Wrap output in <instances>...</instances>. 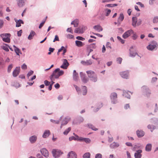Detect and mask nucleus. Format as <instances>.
<instances>
[{"label": "nucleus", "instance_id": "obj_6", "mask_svg": "<svg viewBox=\"0 0 158 158\" xmlns=\"http://www.w3.org/2000/svg\"><path fill=\"white\" fill-rule=\"evenodd\" d=\"M157 44L155 41L151 42L148 46H147V48L149 50L152 51L153 50L157 48Z\"/></svg>", "mask_w": 158, "mask_h": 158}, {"label": "nucleus", "instance_id": "obj_27", "mask_svg": "<svg viewBox=\"0 0 158 158\" xmlns=\"http://www.w3.org/2000/svg\"><path fill=\"white\" fill-rule=\"evenodd\" d=\"M94 28L98 32L102 31L103 30V28L100 26L97 25L94 26Z\"/></svg>", "mask_w": 158, "mask_h": 158}, {"label": "nucleus", "instance_id": "obj_9", "mask_svg": "<svg viewBox=\"0 0 158 158\" xmlns=\"http://www.w3.org/2000/svg\"><path fill=\"white\" fill-rule=\"evenodd\" d=\"M80 75L82 81L84 83H87L88 81V78L86 75L82 72H81Z\"/></svg>", "mask_w": 158, "mask_h": 158}, {"label": "nucleus", "instance_id": "obj_40", "mask_svg": "<svg viewBox=\"0 0 158 158\" xmlns=\"http://www.w3.org/2000/svg\"><path fill=\"white\" fill-rule=\"evenodd\" d=\"M74 86L75 88L76 89L78 94H80L81 92V91L80 88L78 87L77 85H74Z\"/></svg>", "mask_w": 158, "mask_h": 158}, {"label": "nucleus", "instance_id": "obj_41", "mask_svg": "<svg viewBox=\"0 0 158 158\" xmlns=\"http://www.w3.org/2000/svg\"><path fill=\"white\" fill-rule=\"evenodd\" d=\"M98 105V107L96 108L95 110H94V112L98 111L99 110L102 106V103H99Z\"/></svg>", "mask_w": 158, "mask_h": 158}, {"label": "nucleus", "instance_id": "obj_38", "mask_svg": "<svg viewBox=\"0 0 158 158\" xmlns=\"http://www.w3.org/2000/svg\"><path fill=\"white\" fill-rule=\"evenodd\" d=\"M96 45L95 44H92L87 47V49L89 50V49L90 48L94 49L96 48Z\"/></svg>", "mask_w": 158, "mask_h": 158}, {"label": "nucleus", "instance_id": "obj_51", "mask_svg": "<svg viewBox=\"0 0 158 158\" xmlns=\"http://www.w3.org/2000/svg\"><path fill=\"white\" fill-rule=\"evenodd\" d=\"M122 59L121 58L119 57L117 59V61L118 63L120 64L122 62Z\"/></svg>", "mask_w": 158, "mask_h": 158}, {"label": "nucleus", "instance_id": "obj_50", "mask_svg": "<svg viewBox=\"0 0 158 158\" xmlns=\"http://www.w3.org/2000/svg\"><path fill=\"white\" fill-rule=\"evenodd\" d=\"M133 35L132 36V38L133 40H135L137 37V36L136 35V33L133 32Z\"/></svg>", "mask_w": 158, "mask_h": 158}, {"label": "nucleus", "instance_id": "obj_54", "mask_svg": "<svg viewBox=\"0 0 158 158\" xmlns=\"http://www.w3.org/2000/svg\"><path fill=\"white\" fill-rule=\"evenodd\" d=\"M76 139V137L74 136H72L69 138V140L70 141H71L72 140H76V139Z\"/></svg>", "mask_w": 158, "mask_h": 158}, {"label": "nucleus", "instance_id": "obj_2", "mask_svg": "<svg viewBox=\"0 0 158 158\" xmlns=\"http://www.w3.org/2000/svg\"><path fill=\"white\" fill-rule=\"evenodd\" d=\"M86 73L91 81L94 82H96L98 80L97 77L94 72L90 70L87 71Z\"/></svg>", "mask_w": 158, "mask_h": 158}, {"label": "nucleus", "instance_id": "obj_47", "mask_svg": "<svg viewBox=\"0 0 158 158\" xmlns=\"http://www.w3.org/2000/svg\"><path fill=\"white\" fill-rule=\"evenodd\" d=\"M66 37L67 38L69 39H72L73 38L74 36L73 35L69 34H68L66 35Z\"/></svg>", "mask_w": 158, "mask_h": 158}, {"label": "nucleus", "instance_id": "obj_49", "mask_svg": "<svg viewBox=\"0 0 158 158\" xmlns=\"http://www.w3.org/2000/svg\"><path fill=\"white\" fill-rule=\"evenodd\" d=\"M158 22V17H155L153 19V22L154 23H157Z\"/></svg>", "mask_w": 158, "mask_h": 158}, {"label": "nucleus", "instance_id": "obj_5", "mask_svg": "<svg viewBox=\"0 0 158 158\" xmlns=\"http://www.w3.org/2000/svg\"><path fill=\"white\" fill-rule=\"evenodd\" d=\"M110 97L112 103L116 104L118 102L117 99V95L116 93L115 92L112 93L110 94Z\"/></svg>", "mask_w": 158, "mask_h": 158}, {"label": "nucleus", "instance_id": "obj_30", "mask_svg": "<svg viewBox=\"0 0 158 158\" xmlns=\"http://www.w3.org/2000/svg\"><path fill=\"white\" fill-rule=\"evenodd\" d=\"M75 44L76 45L79 47H82L84 45V44L81 41L76 40L75 41Z\"/></svg>", "mask_w": 158, "mask_h": 158}, {"label": "nucleus", "instance_id": "obj_44", "mask_svg": "<svg viewBox=\"0 0 158 158\" xmlns=\"http://www.w3.org/2000/svg\"><path fill=\"white\" fill-rule=\"evenodd\" d=\"M151 122L154 124H156L158 123V120L157 118H154L152 119Z\"/></svg>", "mask_w": 158, "mask_h": 158}, {"label": "nucleus", "instance_id": "obj_57", "mask_svg": "<svg viewBox=\"0 0 158 158\" xmlns=\"http://www.w3.org/2000/svg\"><path fill=\"white\" fill-rule=\"evenodd\" d=\"M45 23V21H43L40 25L39 28L40 29L42 28V27L44 25V24Z\"/></svg>", "mask_w": 158, "mask_h": 158}, {"label": "nucleus", "instance_id": "obj_46", "mask_svg": "<svg viewBox=\"0 0 158 158\" xmlns=\"http://www.w3.org/2000/svg\"><path fill=\"white\" fill-rule=\"evenodd\" d=\"M105 11H106V16H108L110 13L111 12V10L110 9H105Z\"/></svg>", "mask_w": 158, "mask_h": 158}, {"label": "nucleus", "instance_id": "obj_19", "mask_svg": "<svg viewBox=\"0 0 158 158\" xmlns=\"http://www.w3.org/2000/svg\"><path fill=\"white\" fill-rule=\"evenodd\" d=\"M18 6L22 7L24 5L26 0H16Z\"/></svg>", "mask_w": 158, "mask_h": 158}, {"label": "nucleus", "instance_id": "obj_8", "mask_svg": "<svg viewBox=\"0 0 158 158\" xmlns=\"http://www.w3.org/2000/svg\"><path fill=\"white\" fill-rule=\"evenodd\" d=\"M142 89L143 92L145 93L147 96L150 95L151 93L149 88L147 86H143L142 87Z\"/></svg>", "mask_w": 158, "mask_h": 158}, {"label": "nucleus", "instance_id": "obj_24", "mask_svg": "<svg viewBox=\"0 0 158 158\" xmlns=\"http://www.w3.org/2000/svg\"><path fill=\"white\" fill-rule=\"evenodd\" d=\"M69 118H65L64 119L61 123L60 128H62V126L64 125H66L69 122Z\"/></svg>", "mask_w": 158, "mask_h": 158}, {"label": "nucleus", "instance_id": "obj_25", "mask_svg": "<svg viewBox=\"0 0 158 158\" xmlns=\"http://www.w3.org/2000/svg\"><path fill=\"white\" fill-rule=\"evenodd\" d=\"M129 93H131V92L129 91H127L125 90H123V95L124 97L129 99L130 98V95L129 94Z\"/></svg>", "mask_w": 158, "mask_h": 158}, {"label": "nucleus", "instance_id": "obj_42", "mask_svg": "<svg viewBox=\"0 0 158 158\" xmlns=\"http://www.w3.org/2000/svg\"><path fill=\"white\" fill-rule=\"evenodd\" d=\"M71 128L70 127H69L68 129H67L64 132V134L65 135H67L69 133V132L71 131Z\"/></svg>", "mask_w": 158, "mask_h": 158}, {"label": "nucleus", "instance_id": "obj_39", "mask_svg": "<svg viewBox=\"0 0 158 158\" xmlns=\"http://www.w3.org/2000/svg\"><path fill=\"white\" fill-rule=\"evenodd\" d=\"M90 154L89 152H86L85 153L83 156V158H90Z\"/></svg>", "mask_w": 158, "mask_h": 158}, {"label": "nucleus", "instance_id": "obj_35", "mask_svg": "<svg viewBox=\"0 0 158 158\" xmlns=\"http://www.w3.org/2000/svg\"><path fill=\"white\" fill-rule=\"evenodd\" d=\"M87 126L89 128L91 129L94 131H96L98 130V129L95 128L92 124L91 123L88 124Z\"/></svg>", "mask_w": 158, "mask_h": 158}, {"label": "nucleus", "instance_id": "obj_7", "mask_svg": "<svg viewBox=\"0 0 158 158\" xmlns=\"http://www.w3.org/2000/svg\"><path fill=\"white\" fill-rule=\"evenodd\" d=\"M52 152L53 156L55 158L58 157L63 153L61 151L57 149H53Z\"/></svg>", "mask_w": 158, "mask_h": 158}, {"label": "nucleus", "instance_id": "obj_34", "mask_svg": "<svg viewBox=\"0 0 158 158\" xmlns=\"http://www.w3.org/2000/svg\"><path fill=\"white\" fill-rule=\"evenodd\" d=\"M124 18V16L123 13H121L120 16L118 19V22L120 23L122 22Z\"/></svg>", "mask_w": 158, "mask_h": 158}, {"label": "nucleus", "instance_id": "obj_31", "mask_svg": "<svg viewBox=\"0 0 158 158\" xmlns=\"http://www.w3.org/2000/svg\"><path fill=\"white\" fill-rule=\"evenodd\" d=\"M20 70H14L13 72V76L14 77H17L20 73Z\"/></svg>", "mask_w": 158, "mask_h": 158}, {"label": "nucleus", "instance_id": "obj_52", "mask_svg": "<svg viewBox=\"0 0 158 158\" xmlns=\"http://www.w3.org/2000/svg\"><path fill=\"white\" fill-rule=\"evenodd\" d=\"M76 39L78 40L82 41L84 40H85V39L84 38L79 36H77L76 37Z\"/></svg>", "mask_w": 158, "mask_h": 158}, {"label": "nucleus", "instance_id": "obj_20", "mask_svg": "<svg viewBox=\"0 0 158 158\" xmlns=\"http://www.w3.org/2000/svg\"><path fill=\"white\" fill-rule=\"evenodd\" d=\"M85 30V29L83 27L78 28L75 29L74 32L76 33H82Z\"/></svg>", "mask_w": 158, "mask_h": 158}, {"label": "nucleus", "instance_id": "obj_63", "mask_svg": "<svg viewBox=\"0 0 158 158\" xmlns=\"http://www.w3.org/2000/svg\"><path fill=\"white\" fill-rule=\"evenodd\" d=\"M54 86L56 89H58L59 88L60 85L59 84L57 83Z\"/></svg>", "mask_w": 158, "mask_h": 158}, {"label": "nucleus", "instance_id": "obj_60", "mask_svg": "<svg viewBox=\"0 0 158 158\" xmlns=\"http://www.w3.org/2000/svg\"><path fill=\"white\" fill-rule=\"evenodd\" d=\"M3 20H0V28L2 27L3 25Z\"/></svg>", "mask_w": 158, "mask_h": 158}, {"label": "nucleus", "instance_id": "obj_56", "mask_svg": "<svg viewBox=\"0 0 158 158\" xmlns=\"http://www.w3.org/2000/svg\"><path fill=\"white\" fill-rule=\"evenodd\" d=\"M130 56H135L137 54V53H135V52H134V53H132L131 51V49L130 50Z\"/></svg>", "mask_w": 158, "mask_h": 158}, {"label": "nucleus", "instance_id": "obj_29", "mask_svg": "<svg viewBox=\"0 0 158 158\" xmlns=\"http://www.w3.org/2000/svg\"><path fill=\"white\" fill-rule=\"evenodd\" d=\"M35 33L33 31H31L30 35H29L28 39L29 40H31L33 38L34 35H35Z\"/></svg>", "mask_w": 158, "mask_h": 158}, {"label": "nucleus", "instance_id": "obj_13", "mask_svg": "<svg viewBox=\"0 0 158 158\" xmlns=\"http://www.w3.org/2000/svg\"><path fill=\"white\" fill-rule=\"evenodd\" d=\"M142 151L141 150H139L136 151L134 154V156L135 158H141L142 157L141 153Z\"/></svg>", "mask_w": 158, "mask_h": 158}, {"label": "nucleus", "instance_id": "obj_23", "mask_svg": "<svg viewBox=\"0 0 158 158\" xmlns=\"http://www.w3.org/2000/svg\"><path fill=\"white\" fill-rule=\"evenodd\" d=\"M50 134V131L49 130H46L44 131L43 135L42 137L43 138H46L48 137Z\"/></svg>", "mask_w": 158, "mask_h": 158}, {"label": "nucleus", "instance_id": "obj_62", "mask_svg": "<svg viewBox=\"0 0 158 158\" xmlns=\"http://www.w3.org/2000/svg\"><path fill=\"white\" fill-rule=\"evenodd\" d=\"M125 144L126 145L128 146H129V147H132V144L131 143L127 142Z\"/></svg>", "mask_w": 158, "mask_h": 158}, {"label": "nucleus", "instance_id": "obj_58", "mask_svg": "<svg viewBox=\"0 0 158 158\" xmlns=\"http://www.w3.org/2000/svg\"><path fill=\"white\" fill-rule=\"evenodd\" d=\"M67 31L69 32L72 33V34L73 33V31L72 30L71 27H70V28H68L67 30Z\"/></svg>", "mask_w": 158, "mask_h": 158}, {"label": "nucleus", "instance_id": "obj_61", "mask_svg": "<svg viewBox=\"0 0 158 158\" xmlns=\"http://www.w3.org/2000/svg\"><path fill=\"white\" fill-rule=\"evenodd\" d=\"M157 79L156 77H153L152 78L151 81V83H153L155 82H156Z\"/></svg>", "mask_w": 158, "mask_h": 158}, {"label": "nucleus", "instance_id": "obj_32", "mask_svg": "<svg viewBox=\"0 0 158 158\" xmlns=\"http://www.w3.org/2000/svg\"><path fill=\"white\" fill-rule=\"evenodd\" d=\"M82 94L83 95H85L87 93V87L85 86H82Z\"/></svg>", "mask_w": 158, "mask_h": 158}, {"label": "nucleus", "instance_id": "obj_15", "mask_svg": "<svg viewBox=\"0 0 158 158\" xmlns=\"http://www.w3.org/2000/svg\"><path fill=\"white\" fill-rule=\"evenodd\" d=\"M37 139V137L36 136L33 135L29 137V140L31 143H34L36 142Z\"/></svg>", "mask_w": 158, "mask_h": 158}, {"label": "nucleus", "instance_id": "obj_48", "mask_svg": "<svg viewBox=\"0 0 158 158\" xmlns=\"http://www.w3.org/2000/svg\"><path fill=\"white\" fill-rule=\"evenodd\" d=\"M102 155L100 153H98L95 155V158H102Z\"/></svg>", "mask_w": 158, "mask_h": 158}, {"label": "nucleus", "instance_id": "obj_1", "mask_svg": "<svg viewBox=\"0 0 158 158\" xmlns=\"http://www.w3.org/2000/svg\"><path fill=\"white\" fill-rule=\"evenodd\" d=\"M60 70H55L52 75L50 76V78L52 80L53 77L56 79L58 78L59 76L63 75L64 73V72Z\"/></svg>", "mask_w": 158, "mask_h": 158}, {"label": "nucleus", "instance_id": "obj_18", "mask_svg": "<svg viewBox=\"0 0 158 158\" xmlns=\"http://www.w3.org/2000/svg\"><path fill=\"white\" fill-rule=\"evenodd\" d=\"M73 80L76 81H77L79 79L78 74L77 73L75 70H74L73 73Z\"/></svg>", "mask_w": 158, "mask_h": 158}, {"label": "nucleus", "instance_id": "obj_17", "mask_svg": "<svg viewBox=\"0 0 158 158\" xmlns=\"http://www.w3.org/2000/svg\"><path fill=\"white\" fill-rule=\"evenodd\" d=\"M68 156V158H77V155L73 151H71L69 152Z\"/></svg>", "mask_w": 158, "mask_h": 158}, {"label": "nucleus", "instance_id": "obj_43", "mask_svg": "<svg viewBox=\"0 0 158 158\" xmlns=\"http://www.w3.org/2000/svg\"><path fill=\"white\" fill-rule=\"evenodd\" d=\"M15 48V51L16 53L18 55H19V54L20 53V50L19 49L17 48L15 46H13Z\"/></svg>", "mask_w": 158, "mask_h": 158}, {"label": "nucleus", "instance_id": "obj_33", "mask_svg": "<svg viewBox=\"0 0 158 158\" xmlns=\"http://www.w3.org/2000/svg\"><path fill=\"white\" fill-rule=\"evenodd\" d=\"M79 23V21L78 19H76L71 22V24L74 25V26L75 27H76L78 26Z\"/></svg>", "mask_w": 158, "mask_h": 158}, {"label": "nucleus", "instance_id": "obj_4", "mask_svg": "<svg viewBox=\"0 0 158 158\" xmlns=\"http://www.w3.org/2000/svg\"><path fill=\"white\" fill-rule=\"evenodd\" d=\"M142 23V20L141 19H137V18L136 17H133L132 18V25L134 27H135L136 26H139Z\"/></svg>", "mask_w": 158, "mask_h": 158}, {"label": "nucleus", "instance_id": "obj_28", "mask_svg": "<svg viewBox=\"0 0 158 158\" xmlns=\"http://www.w3.org/2000/svg\"><path fill=\"white\" fill-rule=\"evenodd\" d=\"M15 21L16 23V27H19L21 26V23L23 24L24 23L23 21L21 19H19L18 20H16Z\"/></svg>", "mask_w": 158, "mask_h": 158}, {"label": "nucleus", "instance_id": "obj_11", "mask_svg": "<svg viewBox=\"0 0 158 158\" xmlns=\"http://www.w3.org/2000/svg\"><path fill=\"white\" fill-rule=\"evenodd\" d=\"M133 33V31L131 29L128 30L125 32L123 35V37L124 39H126L130 35Z\"/></svg>", "mask_w": 158, "mask_h": 158}, {"label": "nucleus", "instance_id": "obj_22", "mask_svg": "<svg viewBox=\"0 0 158 158\" xmlns=\"http://www.w3.org/2000/svg\"><path fill=\"white\" fill-rule=\"evenodd\" d=\"M119 146V144L116 142H113L110 145V147L111 148L114 149L118 147Z\"/></svg>", "mask_w": 158, "mask_h": 158}, {"label": "nucleus", "instance_id": "obj_36", "mask_svg": "<svg viewBox=\"0 0 158 158\" xmlns=\"http://www.w3.org/2000/svg\"><path fill=\"white\" fill-rule=\"evenodd\" d=\"M147 127L148 129L151 130V132H152L153 130L156 128V126L153 125H151L150 124L148 125L147 126Z\"/></svg>", "mask_w": 158, "mask_h": 158}, {"label": "nucleus", "instance_id": "obj_53", "mask_svg": "<svg viewBox=\"0 0 158 158\" xmlns=\"http://www.w3.org/2000/svg\"><path fill=\"white\" fill-rule=\"evenodd\" d=\"M64 48V46H62L61 48L58 50V52L57 53V55H59V52H61L62 50H63Z\"/></svg>", "mask_w": 158, "mask_h": 158}, {"label": "nucleus", "instance_id": "obj_64", "mask_svg": "<svg viewBox=\"0 0 158 158\" xmlns=\"http://www.w3.org/2000/svg\"><path fill=\"white\" fill-rule=\"evenodd\" d=\"M37 158H43V157L40 153H38L36 156Z\"/></svg>", "mask_w": 158, "mask_h": 158}, {"label": "nucleus", "instance_id": "obj_10", "mask_svg": "<svg viewBox=\"0 0 158 158\" xmlns=\"http://www.w3.org/2000/svg\"><path fill=\"white\" fill-rule=\"evenodd\" d=\"M120 74L122 78L127 79L128 78L129 73L128 71L127 70L120 72Z\"/></svg>", "mask_w": 158, "mask_h": 158}, {"label": "nucleus", "instance_id": "obj_14", "mask_svg": "<svg viewBox=\"0 0 158 158\" xmlns=\"http://www.w3.org/2000/svg\"><path fill=\"white\" fill-rule=\"evenodd\" d=\"M136 133L137 136L139 138L143 137L145 134L144 132L142 130H137L136 131Z\"/></svg>", "mask_w": 158, "mask_h": 158}, {"label": "nucleus", "instance_id": "obj_3", "mask_svg": "<svg viewBox=\"0 0 158 158\" xmlns=\"http://www.w3.org/2000/svg\"><path fill=\"white\" fill-rule=\"evenodd\" d=\"M11 35L9 33H4L0 35L2 39V40L6 42L9 43L10 42Z\"/></svg>", "mask_w": 158, "mask_h": 158}, {"label": "nucleus", "instance_id": "obj_59", "mask_svg": "<svg viewBox=\"0 0 158 158\" xmlns=\"http://www.w3.org/2000/svg\"><path fill=\"white\" fill-rule=\"evenodd\" d=\"M44 83L45 85L48 86L50 85V82L48 81L47 80H45L44 81Z\"/></svg>", "mask_w": 158, "mask_h": 158}, {"label": "nucleus", "instance_id": "obj_12", "mask_svg": "<svg viewBox=\"0 0 158 158\" xmlns=\"http://www.w3.org/2000/svg\"><path fill=\"white\" fill-rule=\"evenodd\" d=\"M40 152L41 154L44 156L47 157L49 156L48 152L45 148H43L40 150Z\"/></svg>", "mask_w": 158, "mask_h": 158}, {"label": "nucleus", "instance_id": "obj_45", "mask_svg": "<svg viewBox=\"0 0 158 158\" xmlns=\"http://www.w3.org/2000/svg\"><path fill=\"white\" fill-rule=\"evenodd\" d=\"M34 73V72L33 71H32V70H31L27 74V78H28V79H29V77L31 76V75H32V74H33Z\"/></svg>", "mask_w": 158, "mask_h": 158}, {"label": "nucleus", "instance_id": "obj_37", "mask_svg": "<svg viewBox=\"0 0 158 158\" xmlns=\"http://www.w3.org/2000/svg\"><path fill=\"white\" fill-rule=\"evenodd\" d=\"M62 117L61 116L60 118V119L58 120H53L52 119H50V121L53 123H55L57 124H58L59 123L60 121H61L62 119Z\"/></svg>", "mask_w": 158, "mask_h": 158}, {"label": "nucleus", "instance_id": "obj_21", "mask_svg": "<svg viewBox=\"0 0 158 158\" xmlns=\"http://www.w3.org/2000/svg\"><path fill=\"white\" fill-rule=\"evenodd\" d=\"M79 140L81 142L84 141L87 143H89L91 142V140L89 139L81 137H80Z\"/></svg>", "mask_w": 158, "mask_h": 158}, {"label": "nucleus", "instance_id": "obj_55", "mask_svg": "<svg viewBox=\"0 0 158 158\" xmlns=\"http://www.w3.org/2000/svg\"><path fill=\"white\" fill-rule=\"evenodd\" d=\"M59 40L58 36L57 35H56L55 36V38L53 40V42H55L56 41H59Z\"/></svg>", "mask_w": 158, "mask_h": 158}, {"label": "nucleus", "instance_id": "obj_26", "mask_svg": "<svg viewBox=\"0 0 158 158\" xmlns=\"http://www.w3.org/2000/svg\"><path fill=\"white\" fill-rule=\"evenodd\" d=\"M152 145L151 143L147 144L145 147V150L146 151L150 152L152 150Z\"/></svg>", "mask_w": 158, "mask_h": 158}, {"label": "nucleus", "instance_id": "obj_16", "mask_svg": "<svg viewBox=\"0 0 158 158\" xmlns=\"http://www.w3.org/2000/svg\"><path fill=\"white\" fill-rule=\"evenodd\" d=\"M69 64L66 59H64L63 64L61 66L60 68L62 69H66Z\"/></svg>", "mask_w": 158, "mask_h": 158}]
</instances>
